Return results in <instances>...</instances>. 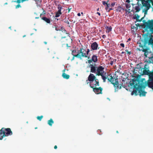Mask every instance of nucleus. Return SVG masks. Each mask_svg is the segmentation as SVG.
Returning a JSON list of instances; mask_svg holds the SVG:
<instances>
[{
  "label": "nucleus",
  "instance_id": "0e129e2a",
  "mask_svg": "<svg viewBox=\"0 0 153 153\" xmlns=\"http://www.w3.org/2000/svg\"><path fill=\"white\" fill-rule=\"evenodd\" d=\"M66 38V37L65 36V37H62L61 38L62 39L63 38Z\"/></svg>",
  "mask_w": 153,
  "mask_h": 153
},
{
  "label": "nucleus",
  "instance_id": "680f3d73",
  "mask_svg": "<svg viewBox=\"0 0 153 153\" xmlns=\"http://www.w3.org/2000/svg\"><path fill=\"white\" fill-rule=\"evenodd\" d=\"M136 25L137 26H139L140 25V24L139 23H137V24H136Z\"/></svg>",
  "mask_w": 153,
  "mask_h": 153
},
{
  "label": "nucleus",
  "instance_id": "864d4df0",
  "mask_svg": "<svg viewBox=\"0 0 153 153\" xmlns=\"http://www.w3.org/2000/svg\"><path fill=\"white\" fill-rule=\"evenodd\" d=\"M88 81H89L88 80V79L86 80V83L87 84H88L89 83V84L90 83V82H88Z\"/></svg>",
  "mask_w": 153,
  "mask_h": 153
},
{
  "label": "nucleus",
  "instance_id": "7ed1b4c3",
  "mask_svg": "<svg viewBox=\"0 0 153 153\" xmlns=\"http://www.w3.org/2000/svg\"><path fill=\"white\" fill-rule=\"evenodd\" d=\"M141 1L142 5L141 7L143 8L144 7L145 8L143 9L142 12H144L145 14H147L148 10L151 7L150 3H152L153 2V0H140Z\"/></svg>",
  "mask_w": 153,
  "mask_h": 153
},
{
  "label": "nucleus",
  "instance_id": "37998d69",
  "mask_svg": "<svg viewBox=\"0 0 153 153\" xmlns=\"http://www.w3.org/2000/svg\"><path fill=\"white\" fill-rule=\"evenodd\" d=\"M127 52V53L128 54H130L131 53V52L130 51H128L127 50H125Z\"/></svg>",
  "mask_w": 153,
  "mask_h": 153
},
{
  "label": "nucleus",
  "instance_id": "b1692460",
  "mask_svg": "<svg viewBox=\"0 0 153 153\" xmlns=\"http://www.w3.org/2000/svg\"><path fill=\"white\" fill-rule=\"evenodd\" d=\"M140 80H134L133 82L130 83V85L131 86H133L134 88L133 90L134 89V86L136 85V83H137V81H140Z\"/></svg>",
  "mask_w": 153,
  "mask_h": 153
},
{
  "label": "nucleus",
  "instance_id": "c756f323",
  "mask_svg": "<svg viewBox=\"0 0 153 153\" xmlns=\"http://www.w3.org/2000/svg\"><path fill=\"white\" fill-rule=\"evenodd\" d=\"M102 78V79L103 80V82H105L106 81V79H107V77L105 76H104V74H102V75H100Z\"/></svg>",
  "mask_w": 153,
  "mask_h": 153
},
{
  "label": "nucleus",
  "instance_id": "393cba45",
  "mask_svg": "<svg viewBox=\"0 0 153 153\" xmlns=\"http://www.w3.org/2000/svg\"><path fill=\"white\" fill-rule=\"evenodd\" d=\"M41 19L45 21L47 23L50 24L51 23V20L49 19L46 17H42L41 18Z\"/></svg>",
  "mask_w": 153,
  "mask_h": 153
},
{
  "label": "nucleus",
  "instance_id": "7c9ffc66",
  "mask_svg": "<svg viewBox=\"0 0 153 153\" xmlns=\"http://www.w3.org/2000/svg\"><path fill=\"white\" fill-rule=\"evenodd\" d=\"M139 17L140 16L138 14H136L134 15V19L137 20L139 19Z\"/></svg>",
  "mask_w": 153,
  "mask_h": 153
},
{
  "label": "nucleus",
  "instance_id": "5701e85b",
  "mask_svg": "<svg viewBox=\"0 0 153 153\" xmlns=\"http://www.w3.org/2000/svg\"><path fill=\"white\" fill-rule=\"evenodd\" d=\"M93 61L94 62H97L98 61L97 56L95 55H93L91 57Z\"/></svg>",
  "mask_w": 153,
  "mask_h": 153
},
{
  "label": "nucleus",
  "instance_id": "9b49d317",
  "mask_svg": "<svg viewBox=\"0 0 153 153\" xmlns=\"http://www.w3.org/2000/svg\"><path fill=\"white\" fill-rule=\"evenodd\" d=\"M89 67L91 68V72L93 73H96L97 67L96 66L95 64L94 65L93 64H90Z\"/></svg>",
  "mask_w": 153,
  "mask_h": 153
},
{
  "label": "nucleus",
  "instance_id": "e433bc0d",
  "mask_svg": "<svg viewBox=\"0 0 153 153\" xmlns=\"http://www.w3.org/2000/svg\"><path fill=\"white\" fill-rule=\"evenodd\" d=\"M43 12L42 13H41L40 15V17H41V16H42V15L43 14H45V10H44L43 9Z\"/></svg>",
  "mask_w": 153,
  "mask_h": 153
},
{
  "label": "nucleus",
  "instance_id": "0eeeda50",
  "mask_svg": "<svg viewBox=\"0 0 153 153\" xmlns=\"http://www.w3.org/2000/svg\"><path fill=\"white\" fill-rule=\"evenodd\" d=\"M99 83L98 79H97L90 82V86L91 88H95L97 86H99Z\"/></svg>",
  "mask_w": 153,
  "mask_h": 153
},
{
  "label": "nucleus",
  "instance_id": "c85d7f7f",
  "mask_svg": "<svg viewBox=\"0 0 153 153\" xmlns=\"http://www.w3.org/2000/svg\"><path fill=\"white\" fill-rule=\"evenodd\" d=\"M134 10H136V12H138L140 11V8L139 7V6H136L134 8Z\"/></svg>",
  "mask_w": 153,
  "mask_h": 153
},
{
  "label": "nucleus",
  "instance_id": "052dcab7",
  "mask_svg": "<svg viewBox=\"0 0 153 153\" xmlns=\"http://www.w3.org/2000/svg\"><path fill=\"white\" fill-rule=\"evenodd\" d=\"M97 14H98L100 16V13L99 12H97Z\"/></svg>",
  "mask_w": 153,
  "mask_h": 153
},
{
  "label": "nucleus",
  "instance_id": "58836bf2",
  "mask_svg": "<svg viewBox=\"0 0 153 153\" xmlns=\"http://www.w3.org/2000/svg\"><path fill=\"white\" fill-rule=\"evenodd\" d=\"M115 4H116L115 2H113L111 4L110 6L111 7H113L115 5Z\"/></svg>",
  "mask_w": 153,
  "mask_h": 153
},
{
  "label": "nucleus",
  "instance_id": "f704fd0d",
  "mask_svg": "<svg viewBox=\"0 0 153 153\" xmlns=\"http://www.w3.org/2000/svg\"><path fill=\"white\" fill-rule=\"evenodd\" d=\"M64 22L66 23H67L68 24H69L70 23L69 22V21L67 19H66V18H65L64 20Z\"/></svg>",
  "mask_w": 153,
  "mask_h": 153
},
{
  "label": "nucleus",
  "instance_id": "4468645a",
  "mask_svg": "<svg viewBox=\"0 0 153 153\" xmlns=\"http://www.w3.org/2000/svg\"><path fill=\"white\" fill-rule=\"evenodd\" d=\"M62 27L59 26V25L56 22H55L53 24V27L55 28V30L56 31H60V29L62 28Z\"/></svg>",
  "mask_w": 153,
  "mask_h": 153
},
{
  "label": "nucleus",
  "instance_id": "774afa93",
  "mask_svg": "<svg viewBox=\"0 0 153 153\" xmlns=\"http://www.w3.org/2000/svg\"><path fill=\"white\" fill-rule=\"evenodd\" d=\"M44 43L45 44H47V42H44Z\"/></svg>",
  "mask_w": 153,
  "mask_h": 153
},
{
  "label": "nucleus",
  "instance_id": "20e7f679",
  "mask_svg": "<svg viewBox=\"0 0 153 153\" xmlns=\"http://www.w3.org/2000/svg\"><path fill=\"white\" fill-rule=\"evenodd\" d=\"M90 50L87 49L86 50L82 48H80L79 50H77V56H79V59H82V57L87 58L88 56V58H89V56H88V53L90 52Z\"/></svg>",
  "mask_w": 153,
  "mask_h": 153
},
{
  "label": "nucleus",
  "instance_id": "bf43d9fd",
  "mask_svg": "<svg viewBox=\"0 0 153 153\" xmlns=\"http://www.w3.org/2000/svg\"><path fill=\"white\" fill-rule=\"evenodd\" d=\"M77 16H81V14L80 13H78V14H77Z\"/></svg>",
  "mask_w": 153,
  "mask_h": 153
},
{
  "label": "nucleus",
  "instance_id": "f8f14e48",
  "mask_svg": "<svg viewBox=\"0 0 153 153\" xmlns=\"http://www.w3.org/2000/svg\"><path fill=\"white\" fill-rule=\"evenodd\" d=\"M62 28L60 29V31H62V32L64 33H65L66 34H67L68 35V36L69 37L67 39V40H69V43H71L72 42V40L71 39L70 37V34L69 33H67L66 30L63 27H62Z\"/></svg>",
  "mask_w": 153,
  "mask_h": 153
},
{
  "label": "nucleus",
  "instance_id": "39448f33",
  "mask_svg": "<svg viewBox=\"0 0 153 153\" xmlns=\"http://www.w3.org/2000/svg\"><path fill=\"white\" fill-rule=\"evenodd\" d=\"M137 44H139L140 47L143 48V47H146L147 44L149 45H152V48H153V41L151 39H148V38L145 36L143 39V45L141 42L140 40L138 41Z\"/></svg>",
  "mask_w": 153,
  "mask_h": 153
},
{
  "label": "nucleus",
  "instance_id": "c03bdc74",
  "mask_svg": "<svg viewBox=\"0 0 153 153\" xmlns=\"http://www.w3.org/2000/svg\"><path fill=\"white\" fill-rule=\"evenodd\" d=\"M20 1H21V0H17L16 2L17 3H20V2H21ZM22 2H23V1H24V0L23 1V0H22Z\"/></svg>",
  "mask_w": 153,
  "mask_h": 153
},
{
  "label": "nucleus",
  "instance_id": "49530a36",
  "mask_svg": "<svg viewBox=\"0 0 153 153\" xmlns=\"http://www.w3.org/2000/svg\"><path fill=\"white\" fill-rule=\"evenodd\" d=\"M71 9H72L71 8L68 7V9H67V10H68V13H69L70 12V10H71Z\"/></svg>",
  "mask_w": 153,
  "mask_h": 153
},
{
  "label": "nucleus",
  "instance_id": "4c0bfd02",
  "mask_svg": "<svg viewBox=\"0 0 153 153\" xmlns=\"http://www.w3.org/2000/svg\"><path fill=\"white\" fill-rule=\"evenodd\" d=\"M107 3V2H106L105 1H102V4L103 5L106 6V4Z\"/></svg>",
  "mask_w": 153,
  "mask_h": 153
},
{
  "label": "nucleus",
  "instance_id": "c9c22d12",
  "mask_svg": "<svg viewBox=\"0 0 153 153\" xmlns=\"http://www.w3.org/2000/svg\"><path fill=\"white\" fill-rule=\"evenodd\" d=\"M109 31H110L111 30H112V28L111 27H107V28H106Z\"/></svg>",
  "mask_w": 153,
  "mask_h": 153
},
{
  "label": "nucleus",
  "instance_id": "6e6552de",
  "mask_svg": "<svg viewBox=\"0 0 153 153\" xmlns=\"http://www.w3.org/2000/svg\"><path fill=\"white\" fill-rule=\"evenodd\" d=\"M104 68L102 66H99L98 67L97 69V75L100 76L102 75V74H103L104 72Z\"/></svg>",
  "mask_w": 153,
  "mask_h": 153
},
{
  "label": "nucleus",
  "instance_id": "69168bd1",
  "mask_svg": "<svg viewBox=\"0 0 153 153\" xmlns=\"http://www.w3.org/2000/svg\"><path fill=\"white\" fill-rule=\"evenodd\" d=\"M75 57V56H73V57L72 58V60H74V57Z\"/></svg>",
  "mask_w": 153,
  "mask_h": 153
},
{
  "label": "nucleus",
  "instance_id": "603ef678",
  "mask_svg": "<svg viewBox=\"0 0 153 153\" xmlns=\"http://www.w3.org/2000/svg\"><path fill=\"white\" fill-rule=\"evenodd\" d=\"M146 14H145L144 13V16L143 17H142L141 19V20L142 21L144 19V17L145 16V15H146Z\"/></svg>",
  "mask_w": 153,
  "mask_h": 153
},
{
  "label": "nucleus",
  "instance_id": "5fc2aeb1",
  "mask_svg": "<svg viewBox=\"0 0 153 153\" xmlns=\"http://www.w3.org/2000/svg\"><path fill=\"white\" fill-rule=\"evenodd\" d=\"M65 44L66 45V46H67V47H70V46H69L68 45V43H67V42H66V43H65Z\"/></svg>",
  "mask_w": 153,
  "mask_h": 153
},
{
  "label": "nucleus",
  "instance_id": "f257e3e1",
  "mask_svg": "<svg viewBox=\"0 0 153 153\" xmlns=\"http://www.w3.org/2000/svg\"><path fill=\"white\" fill-rule=\"evenodd\" d=\"M146 85V84L142 81H137V83L134 86V89L132 92L131 94H135L136 96L139 94L140 97L145 96L146 92L143 91L142 89L145 88Z\"/></svg>",
  "mask_w": 153,
  "mask_h": 153
},
{
  "label": "nucleus",
  "instance_id": "cd10ccee",
  "mask_svg": "<svg viewBox=\"0 0 153 153\" xmlns=\"http://www.w3.org/2000/svg\"><path fill=\"white\" fill-rule=\"evenodd\" d=\"M62 13L60 11V10L58 11L57 12H56V14L55 17H58L60 16L62 14Z\"/></svg>",
  "mask_w": 153,
  "mask_h": 153
},
{
  "label": "nucleus",
  "instance_id": "3c124183",
  "mask_svg": "<svg viewBox=\"0 0 153 153\" xmlns=\"http://www.w3.org/2000/svg\"><path fill=\"white\" fill-rule=\"evenodd\" d=\"M113 63H114V61H111V62H110V64L111 65H112L113 64Z\"/></svg>",
  "mask_w": 153,
  "mask_h": 153
},
{
  "label": "nucleus",
  "instance_id": "4be33fe9",
  "mask_svg": "<svg viewBox=\"0 0 153 153\" xmlns=\"http://www.w3.org/2000/svg\"><path fill=\"white\" fill-rule=\"evenodd\" d=\"M149 59H146L145 62H147L148 63L150 64L152 63L153 64V56H152L150 57H149Z\"/></svg>",
  "mask_w": 153,
  "mask_h": 153
},
{
  "label": "nucleus",
  "instance_id": "09e8293b",
  "mask_svg": "<svg viewBox=\"0 0 153 153\" xmlns=\"http://www.w3.org/2000/svg\"><path fill=\"white\" fill-rule=\"evenodd\" d=\"M136 21H137V22H140L142 21V20H141V19H137V20H136Z\"/></svg>",
  "mask_w": 153,
  "mask_h": 153
},
{
  "label": "nucleus",
  "instance_id": "72a5a7b5",
  "mask_svg": "<svg viewBox=\"0 0 153 153\" xmlns=\"http://www.w3.org/2000/svg\"><path fill=\"white\" fill-rule=\"evenodd\" d=\"M57 8L58 9V11L60 10V11H61V10L63 8L62 7L60 6V5H58Z\"/></svg>",
  "mask_w": 153,
  "mask_h": 153
},
{
  "label": "nucleus",
  "instance_id": "338daca9",
  "mask_svg": "<svg viewBox=\"0 0 153 153\" xmlns=\"http://www.w3.org/2000/svg\"><path fill=\"white\" fill-rule=\"evenodd\" d=\"M150 7L152 8V11H153V7H152L151 6Z\"/></svg>",
  "mask_w": 153,
  "mask_h": 153
},
{
  "label": "nucleus",
  "instance_id": "bb28decb",
  "mask_svg": "<svg viewBox=\"0 0 153 153\" xmlns=\"http://www.w3.org/2000/svg\"><path fill=\"white\" fill-rule=\"evenodd\" d=\"M54 123V121L51 118L50 120H48V124L50 126H51Z\"/></svg>",
  "mask_w": 153,
  "mask_h": 153
},
{
  "label": "nucleus",
  "instance_id": "dca6fc26",
  "mask_svg": "<svg viewBox=\"0 0 153 153\" xmlns=\"http://www.w3.org/2000/svg\"><path fill=\"white\" fill-rule=\"evenodd\" d=\"M88 80L90 82L93 81L94 80L96 79V77L94 75L92 74H91L89 76L88 78Z\"/></svg>",
  "mask_w": 153,
  "mask_h": 153
},
{
  "label": "nucleus",
  "instance_id": "e2e57ef3",
  "mask_svg": "<svg viewBox=\"0 0 153 153\" xmlns=\"http://www.w3.org/2000/svg\"><path fill=\"white\" fill-rule=\"evenodd\" d=\"M116 61V59H114L113 61H114V62H115Z\"/></svg>",
  "mask_w": 153,
  "mask_h": 153
},
{
  "label": "nucleus",
  "instance_id": "423d86ee",
  "mask_svg": "<svg viewBox=\"0 0 153 153\" xmlns=\"http://www.w3.org/2000/svg\"><path fill=\"white\" fill-rule=\"evenodd\" d=\"M108 80L114 85V87H117L118 78L117 77H113L111 76L110 78H108Z\"/></svg>",
  "mask_w": 153,
  "mask_h": 153
},
{
  "label": "nucleus",
  "instance_id": "2eb2a0df",
  "mask_svg": "<svg viewBox=\"0 0 153 153\" xmlns=\"http://www.w3.org/2000/svg\"><path fill=\"white\" fill-rule=\"evenodd\" d=\"M98 47V45L96 42L92 43L91 45V48L92 50H97Z\"/></svg>",
  "mask_w": 153,
  "mask_h": 153
},
{
  "label": "nucleus",
  "instance_id": "412c9836",
  "mask_svg": "<svg viewBox=\"0 0 153 153\" xmlns=\"http://www.w3.org/2000/svg\"><path fill=\"white\" fill-rule=\"evenodd\" d=\"M71 54L73 56L79 59V56H77V50L76 51V49L73 50L72 51Z\"/></svg>",
  "mask_w": 153,
  "mask_h": 153
},
{
  "label": "nucleus",
  "instance_id": "6e6d98bb",
  "mask_svg": "<svg viewBox=\"0 0 153 153\" xmlns=\"http://www.w3.org/2000/svg\"><path fill=\"white\" fill-rule=\"evenodd\" d=\"M126 2H128V3H129L130 2L129 0H126Z\"/></svg>",
  "mask_w": 153,
  "mask_h": 153
},
{
  "label": "nucleus",
  "instance_id": "de8ad7c7",
  "mask_svg": "<svg viewBox=\"0 0 153 153\" xmlns=\"http://www.w3.org/2000/svg\"><path fill=\"white\" fill-rule=\"evenodd\" d=\"M113 9H112V8H109V9L107 10V11L108 12H109L111 10H113Z\"/></svg>",
  "mask_w": 153,
  "mask_h": 153
},
{
  "label": "nucleus",
  "instance_id": "aec40b11",
  "mask_svg": "<svg viewBox=\"0 0 153 153\" xmlns=\"http://www.w3.org/2000/svg\"><path fill=\"white\" fill-rule=\"evenodd\" d=\"M124 10V8L123 7L120 5L118 6L117 9H116V10L117 12H121L122 11H123Z\"/></svg>",
  "mask_w": 153,
  "mask_h": 153
},
{
  "label": "nucleus",
  "instance_id": "a211bd4d",
  "mask_svg": "<svg viewBox=\"0 0 153 153\" xmlns=\"http://www.w3.org/2000/svg\"><path fill=\"white\" fill-rule=\"evenodd\" d=\"M152 21H153V19H152L151 20H149L147 21V22H146L145 20H143V22L144 23V25L145 26V27L147 29L149 28L148 26L149 25H149V23L152 22Z\"/></svg>",
  "mask_w": 153,
  "mask_h": 153
},
{
  "label": "nucleus",
  "instance_id": "79ce46f5",
  "mask_svg": "<svg viewBox=\"0 0 153 153\" xmlns=\"http://www.w3.org/2000/svg\"><path fill=\"white\" fill-rule=\"evenodd\" d=\"M93 61L92 60V59H90V60H88V63L90 64H90L91 63V62H92Z\"/></svg>",
  "mask_w": 153,
  "mask_h": 153
},
{
  "label": "nucleus",
  "instance_id": "13d9d810",
  "mask_svg": "<svg viewBox=\"0 0 153 153\" xmlns=\"http://www.w3.org/2000/svg\"><path fill=\"white\" fill-rule=\"evenodd\" d=\"M57 148V146L56 145L55 146H54V148L55 149H56Z\"/></svg>",
  "mask_w": 153,
  "mask_h": 153
},
{
  "label": "nucleus",
  "instance_id": "a878e982",
  "mask_svg": "<svg viewBox=\"0 0 153 153\" xmlns=\"http://www.w3.org/2000/svg\"><path fill=\"white\" fill-rule=\"evenodd\" d=\"M62 76L64 79H68L69 78L70 76L69 75L65 73H63L62 74Z\"/></svg>",
  "mask_w": 153,
  "mask_h": 153
},
{
  "label": "nucleus",
  "instance_id": "6ab92c4d",
  "mask_svg": "<svg viewBox=\"0 0 153 153\" xmlns=\"http://www.w3.org/2000/svg\"><path fill=\"white\" fill-rule=\"evenodd\" d=\"M117 86H115L114 87L115 88V90L118 89H120L122 88V87H124V85H123V83L121 82L120 84H119V83L118 81V84L117 85Z\"/></svg>",
  "mask_w": 153,
  "mask_h": 153
},
{
  "label": "nucleus",
  "instance_id": "9d476101",
  "mask_svg": "<svg viewBox=\"0 0 153 153\" xmlns=\"http://www.w3.org/2000/svg\"><path fill=\"white\" fill-rule=\"evenodd\" d=\"M93 91L97 94H102V88L101 87L99 88L96 87L94 88H93Z\"/></svg>",
  "mask_w": 153,
  "mask_h": 153
},
{
  "label": "nucleus",
  "instance_id": "2f4dec72",
  "mask_svg": "<svg viewBox=\"0 0 153 153\" xmlns=\"http://www.w3.org/2000/svg\"><path fill=\"white\" fill-rule=\"evenodd\" d=\"M43 118V116L41 115V116H38L37 117V119L39 121L41 120L42 118Z\"/></svg>",
  "mask_w": 153,
  "mask_h": 153
},
{
  "label": "nucleus",
  "instance_id": "ea45409f",
  "mask_svg": "<svg viewBox=\"0 0 153 153\" xmlns=\"http://www.w3.org/2000/svg\"><path fill=\"white\" fill-rule=\"evenodd\" d=\"M21 7V6L20 5V4H19L18 5H17L16 6V8L17 9V8H18L19 7Z\"/></svg>",
  "mask_w": 153,
  "mask_h": 153
},
{
  "label": "nucleus",
  "instance_id": "473e14b6",
  "mask_svg": "<svg viewBox=\"0 0 153 153\" xmlns=\"http://www.w3.org/2000/svg\"><path fill=\"white\" fill-rule=\"evenodd\" d=\"M110 6V4L107 3L105 6V9L107 11L109 9V7Z\"/></svg>",
  "mask_w": 153,
  "mask_h": 153
},
{
  "label": "nucleus",
  "instance_id": "8fccbe9b",
  "mask_svg": "<svg viewBox=\"0 0 153 153\" xmlns=\"http://www.w3.org/2000/svg\"><path fill=\"white\" fill-rule=\"evenodd\" d=\"M120 45L122 47H124V45L123 43H121L120 44Z\"/></svg>",
  "mask_w": 153,
  "mask_h": 153
},
{
  "label": "nucleus",
  "instance_id": "f03ea898",
  "mask_svg": "<svg viewBox=\"0 0 153 153\" xmlns=\"http://www.w3.org/2000/svg\"><path fill=\"white\" fill-rule=\"evenodd\" d=\"M143 73L149 76V79L147 81V85L149 87L153 90V70L152 71H150L149 70H144Z\"/></svg>",
  "mask_w": 153,
  "mask_h": 153
},
{
  "label": "nucleus",
  "instance_id": "1a4fd4ad",
  "mask_svg": "<svg viewBox=\"0 0 153 153\" xmlns=\"http://www.w3.org/2000/svg\"><path fill=\"white\" fill-rule=\"evenodd\" d=\"M146 48L145 49H140L139 48H137V50H139L140 51H142L143 52H144V55L146 57H147V55L149 54V53H151V51H150V52H149L148 51L149 49V48L147 47V46L145 47Z\"/></svg>",
  "mask_w": 153,
  "mask_h": 153
},
{
  "label": "nucleus",
  "instance_id": "a19ab883",
  "mask_svg": "<svg viewBox=\"0 0 153 153\" xmlns=\"http://www.w3.org/2000/svg\"><path fill=\"white\" fill-rule=\"evenodd\" d=\"M126 8H129L130 7V4H126Z\"/></svg>",
  "mask_w": 153,
  "mask_h": 153
},
{
  "label": "nucleus",
  "instance_id": "4d7b16f0",
  "mask_svg": "<svg viewBox=\"0 0 153 153\" xmlns=\"http://www.w3.org/2000/svg\"><path fill=\"white\" fill-rule=\"evenodd\" d=\"M106 37V36L105 35H104L102 36V38H105Z\"/></svg>",
  "mask_w": 153,
  "mask_h": 153
},
{
  "label": "nucleus",
  "instance_id": "f3484780",
  "mask_svg": "<svg viewBox=\"0 0 153 153\" xmlns=\"http://www.w3.org/2000/svg\"><path fill=\"white\" fill-rule=\"evenodd\" d=\"M4 130L5 131V132L6 131V132H5L6 135H11L13 134L12 131L9 128H4Z\"/></svg>",
  "mask_w": 153,
  "mask_h": 153
},
{
  "label": "nucleus",
  "instance_id": "ddd939ff",
  "mask_svg": "<svg viewBox=\"0 0 153 153\" xmlns=\"http://www.w3.org/2000/svg\"><path fill=\"white\" fill-rule=\"evenodd\" d=\"M4 129V128H2L0 130V140H2L4 137L6 136L5 132Z\"/></svg>",
  "mask_w": 153,
  "mask_h": 153
},
{
  "label": "nucleus",
  "instance_id": "a18cd8bd",
  "mask_svg": "<svg viewBox=\"0 0 153 153\" xmlns=\"http://www.w3.org/2000/svg\"><path fill=\"white\" fill-rule=\"evenodd\" d=\"M111 75H108L107 74V76H105L107 77V79H108V78L110 77V76H111Z\"/></svg>",
  "mask_w": 153,
  "mask_h": 153
}]
</instances>
